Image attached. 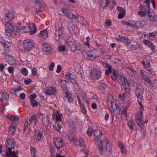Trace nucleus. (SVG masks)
<instances>
[{"label":"nucleus","instance_id":"obj_1","mask_svg":"<svg viewBox=\"0 0 157 157\" xmlns=\"http://www.w3.org/2000/svg\"><path fill=\"white\" fill-rule=\"evenodd\" d=\"M96 144L101 152L105 153L107 151L110 152H111L112 150L111 146L108 140L102 142L100 140H97L96 141Z\"/></svg>","mask_w":157,"mask_h":157},{"label":"nucleus","instance_id":"obj_2","mask_svg":"<svg viewBox=\"0 0 157 157\" xmlns=\"http://www.w3.org/2000/svg\"><path fill=\"white\" fill-rule=\"evenodd\" d=\"M114 101L113 98V97L110 95L107 98V103L109 106L110 107L111 111H112L115 114L118 115L120 113V112L121 110V109L117 107L115 103H114Z\"/></svg>","mask_w":157,"mask_h":157},{"label":"nucleus","instance_id":"obj_3","mask_svg":"<svg viewBox=\"0 0 157 157\" xmlns=\"http://www.w3.org/2000/svg\"><path fill=\"white\" fill-rule=\"evenodd\" d=\"M64 32V28L62 26V24L59 23L56 25L55 39L57 41H59L61 38Z\"/></svg>","mask_w":157,"mask_h":157},{"label":"nucleus","instance_id":"obj_4","mask_svg":"<svg viewBox=\"0 0 157 157\" xmlns=\"http://www.w3.org/2000/svg\"><path fill=\"white\" fill-rule=\"evenodd\" d=\"M22 45L25 51H30L34 47V43L31 40L28 39L23 40Z\"/></svg>","mask_w":157,"mask_h":157},{"label":"nucleus","instance_id":"obj_5","mask_svg":"<svg viewBox=\"0 0 157 157\" xmlns=\"http://www.w3.org/2000/svg\"><path fill=\"white\" fill-rule=\"evenodd\" d=\"M139 9L140 11H139L138 13L141 17H146L150 12L149 7L147 6L146 4L143 6L140 5Z\"/></svg>","mask_w":157,"mask_h":157},{"label":"nucleus","instance_id":"obj_6","mask_svg":"<svg viewBox=\"0 0 157 157\" xmlns=\"http://www.w3.org/2000/svg\"><path fill=\"white\" fill-rule=\"evenodd\" d=\"M114 6V2H110L109 0H103L101 4V6L105 9L107 7L108 10L113 9Z\"/></svg>","mask_w":157,"mask_h":157},{"label":"nucleus","instance_id":"obj_7","mask_svg":"<svg viewBox=\"0 0 157 157\" xmlns=\"http://www.w3.org/2000/svg\"><path fill=\"white\" fill-rule=\"evenodd\" d=\"M76 44V43L74 41L69 39H67L65 41V46L66 49L68 50L69 49L72 52L74 49Z\"/></svg>","mask_w":157,"mask_h":157},{"label":"nucleus","instance_id":"obj_8","mask_svg":"<svg viewBox=\"0 0 157 157\" xmlns=\"http://www.w3.org/2000/svg\"><path fill=\"white\" fill-rule=\"evenodd\" d=\"M101 73L99 70H93L90 73V77L91 79L93 80H97L101 77Z\"/></svg>","mask_w":157,"mask_h":157},{"label":"nucleus","instance_id":"obj_9","mask_svg":"<svg viewBox=\"0 0 157 157\" xmlns=\"http://www.w3.org/2000/svg\"><path fill=\"white\" fill-rule=\"evenodd\" d=\"M120 78L122 82V85L124 91L128 93L130 89L128 80L123 76H121Z\"/></svg>","mask_w":157,"mask_h":157},{"label":"nucleus","instance_id":"obj_10","mask_svg":"<svg viewBox=\"0 0 157 157\" xmlns=\"http://www.w3.org/2000/svg\"><path fill=\"white\" fill-rule=\"evenodd\" d=\"M43 51L46 54H49L52 52V49L50 44L47 43H44L42 44Z\"/></svg>","mask_w":157,"mask_h":157},{"label":"nucleus","instance_id":"obj_11","mask_svg":"<svg viewBox=\"0 0 157 157\" xmlns=\"http://www.w3.org/2000/svg\"><path fill=\"white\" fill-rule=\"evenodd\" d=\"M54 143L56 147L58 149H59L62 147L63 145V140L60 138H54Z\"/></svg>","mask_w":157,"mask_h":157},{"label":"nucleus","instance_id":"obj_12","mask_svg":"<svg viewBox=\"0 0 157 157\" xmlns=\"http://www.w3.org/2000/svg\"><path fill=\"white\" fill-rule=\"evenodd\" d=\"M128 48L132 50H135L140 48L139 43L136 41L129 42L127 46Z\"/></svg>","mask_w":157,"mask_h":157},{"label":"nucleus","instance_id":"obj_13","mask_svg":"<svg viewBox=\"0 0 157 157\" xmlns=\"http://www.w3.org/2000/svg\"><path fill=\"white\" fill-rule=\"evenodd\" d=\"M84 51V46L79 44H76L72 52L76 54H79Z\"/></svg>","mask_w":157,"mask_h":157},{"label":"nucleus","instance_id":"obj_14","mask_svg":"<svg viewBox=\"0 0 157 157\" xmlns=\"http://www.w3.org/2000/svg\"><path fill=\"white\" fill-rule=\"evenodd\" d=\"M143 91V89L142 86L140 85H138L136 90V94L138 98H139L140 100L143 99L142 94Z\"/></svg>","mask_w":157,"mask_h":157},{"label":"nucleus","instance_id":"obj_15","mask_svg":"<svg viewBox=\"0 0 157 157\" xmlns=\"http://www.w3.org/2000/svg\"><path fill=\"white\" fill-rule=\"evenodd\" d=\"M65 77L67 80H69L73 83L76 84V77L74 75H72L71 73H68L65 75Z\"/></svg>","mask_w":157,"mask_h":157},{"label":"nucleus","instance_id":"obj_16","mask_svg":"<svg viewBox=\"0 0 157 157\" xmlns=\"http://www.w3.org/2000/svg\"><path fill=\"white\" fill-rule=\"evenodd\" d=\"M75 16L76 17L74 19H75L78 22H80L82 25H86L88 24L87 22L81 16L75 15Z\"/></svg>","mask_w":157,"mask_h":157},{"label":"nucleus","instance_id":"obj_17","mask_svg":"<svg viewBox=\"0 0 157 157\" xmlns=\"http://www.w3.org/2000/svg\"><path fill=\"white\" fill-rule=\"evenodd\" d=\"M62 10L63 13L65 16L71 19H74V18H75L76 17L75 15L71 14L67 9L63 8Z\"/></svg>","mask_w":157,"mask_h":157},{"label":"nucleus","instance_id":"obj_18","mask_svg":"<svg viewBox=\"0 0 157 157\" xmlns=\"http://www.w3.org/2000/svg\"><path fill=\"white\" fill-rule=\"evenodd\" d=\"M7 117L10 119V121L14 123H17L19 117L17 115H13L9 114L7 115Z\"/></svg>","mask_w":157,"mask_h":157},{"label":"nucleus","instance_id":"obj_19","mask_svg":"<svg viewBox=\"0 0 157 157\" xmlns=\"http://www.w3.org/2000/svg\"><path fill=\"white\" fill-rule=\"evenodd\" d=\"M146 17L147 19L151 22H153L157 21V16L154 13L150 12Z\"/></svg>","mask_w":157,"mask_h":157},{"label":"nucleus","instance_id":"obj_20","mask_svg":"<svg viewBox=\"0 0 157 157\" xmlns=\"http://www.w3.org/2000/svg\"><path fill=\"white\" fill-rule=\"evenodd\" d=\"M87 55L88 56L89 59H93L99 56V55L95 54L93 50H90L87 53Z\"/></svg>","mask_w":157,"mask_h":157},{"label":"nucleus","instance_id":"obj_21","mask_svg":"<svg viewBox=\"0 0 157 157\" xmlns=\"http://www.w3.org/2000/svg\"><path fill=\"white\" fill-rule=\"evenodd\" d=\"M57 90L55 88L52 87H49L47 88V90L46 91V93L48 95H54L56 94Z\"/></svg>","mask_w":157,"mask_h":157},{"label":"nucleus","instance_id":"obj_22","mask_svg":"<svg viewBox=\"0 0 157 157\" xmlns=\"http://www.w3.org/2000/svg\"><path fill=\"white\" fill-rule=\"evenodd\" d=\"M53 119L54 121L57 122L61 121V116L57 113L56 111H55L52 115Z\"/></svg>","mask_w":157,"mask_h":157},{"label":"nucleus","instance_id":"obj_23","mask_svg":"<svg viewBox=\"0 0 157 157\" xmlns=\"http://www.w3.org/2000/svg\"><path fill=\"white\" fill-rule=\"evenodd\" d=\"M14 14L13 12H8L6 14V19L9 21H12L14 18Z\"/></svg>","mask_w":157,"mask_h":157},{"label":"nucleus","instance_id":"obj_24","mask_svg":"<svg viewBox=\"0 0 157 157\" xmlns=\"http://www.w3.org/2000/svg\"><path fill=\"white\" fill-rule=\"evenodd\" d=\"M17 26L16 25L10 23H7L6 25V29L13 31V30L17 29Z\"/></svg>","mask_w":157,"mask_h":157},{"label":"nucleus","instance_id":"obj_25","mask_svg":"<svg viewBox=\"0 0 157 157\" xmlns=\"http://www.w3.org/2000/svg\"><path fill=\"white\" fill-rule=\"evenodd\" d=\"M68 29L71 33H73L75 30V26L73 23L70 22L68 25Z\"/></svg>","mask_w":157,"mask_h":157},{"label":"nucleus","instance_id":"obj_26","mask_svg":"<svg viewBox=\"0 0 157 157\" xmlns=\"http://www.w3.org/2000/svg\"><path fill=\"white\" fill-rule=\"evenodd\" d=\"M117 40L118 41H121L124 43L127 44L129 43V40L127 37L121 36L117 38Z\"/></svg>","mask_w":157,"mask_h":157},{"label":"nucleus","instance_id":"obj_27","mask_svg":"<svg viewBox=\"0 0 157 157\" xmlns=\"http://www.w3.org/2000/svg\"><path fill=\"white\" fill-rule=\"evenodd\" d=\"M141 1L143 3L146 4V6L149 7V3L151 2L153 8L154 9L155 8V2L154 0H141Z\"/></svg>","mask_w":157,"mask_h":157},{"label":"nucleus","instance_id":"obj_28","mask_svg":"<svg viewBox=\"0 0 157 157\" xmlns=\"http://www.w3.org/2000/svg\"><path fill=\"white\" fill-rule=\"evenodd\" d=\"M144 43L151 50H153L155 48L154 45L150 41L147 40H145L144 41Z\"/></svg>","mask_w":157,"mask_h":157},{"label":"nucleus","instance_id":"obj_29","mask_svg":"<svg viewBox=\"0 0 157 157\" xmlns=\"http://www.w3.org/2000/svg\"><path fill=\"white\" fill-rule=\"evenodd\" d=\"M113 75H111V78L113 80H115L119 76V73L117 69H113Z\"/></svg>","mask_w":157,"mask_h":157},{"label":"nucleus","instance_id":"obj_30","mask_svg":"<svg viewBox=\"0 0 157 157\" xmlns=\"http://www.w3.org/2000/svg\"><path fill=\"white\" fill-rule=\"evenodd\" d=\"M136 27L137 28L142 27L146 25L145 22L144 21H137L135 23Z\"/></svg>","mask_w":157,"mask_h":157},{"label":"nucleus","instance_id":"obj_31","mask_svg":"<svg viewBox=\"0 0 157 157\" xmlns=\"http://www.w3.org/2000/svg\"><path fill=\"white\" fill-rule=\"evenodd\" d=\"M48 34V32L45 30H44L41 31L39 36L40 37L42 38L43 39H45L47 37Z\"/></svg>","mask_w":157,"mask_h":157},{"label":"nucleus","instance_id":"obj_32","mask_svg":"<svg viewBox=\"0 0 157 157\" xmlns=\"http://www.w3.org/2000/svg\"><path fill=\"white\" fill-rule=\"evenodd\" d=\"M75 144L76 145L80 144L81 146L83 147V149L86 147L84 141L82 138H80L79 141L78 140H76V142H75Z\"/></svg>","mask_w":157,"mask_h":157},{"label":"nucleus","instance_id":"obj_33","mask_svg":"<svg viewBox=\"0 0 157 157\" xmlns=\"http://www.w3.org/2000/svg\"><path fill=\"white\" fill-rule=\"evenodd\" d=\"M9 98V94L6 92H3L2 94L1 101L2 102L4 100H7Z\"/></svg>","mask_w":157,"mask_h":157},{"label":"nucleus","instance_id":"obj_34","mask_svg":"<svg viewBox=\"0 0 157 157\" xmlns=\"http://www.w3.org/2000/svg\"><path fill=\"white\" fill-rule=\"evenodd\" d=\"M94 135L97 139L98 138L102 135V131L100 130L97 129L94 132Z\"/></svg>","mask_w":157,"mask_h":157},{"label":"nucleus","instance_id":"obj_35","mask_svg":"<svg viewBox=\"0 0 157 157\" xmlns=\"http://www.w3.org/2000/svg\"><path fill=\"white\" fill-rule=\"evenodd\" d=\"M16 130V127L13 125H11L9 128V131H8L10 135H13Z\"/></svg>","mask_w":157,"mask_h":157},{"label":"nucleus","instance_id":"obj_36","mask_svg":"<svg viewBox=\"0 0 157 157\" xmlns=\"http://www.w3.org/2000/svg\"><path fill=\"white\" fill-rule=\"evenodd\" d=\"M42 122L45 126H48L49 124V117L46 116L43 117L42 120Z\"/></svg>","mask_w":157,"mask_h":157},{"label":"nucleus","instance_id":"obj_37","mask_svg":"<svg viewBox=\"0 0 157 157\" xmlns=\"http://www.w3.org/2000/svg\"><path fill=\"white\" fill-rule=\"evenodd\" d=\"M66 96L67 98L68 101L69 103H71L73 101V99L71 97L70 93L68 91L65 92Z\"/></svg>","mask_w":157,"mask_h":157},{"label":"nucleus","instance_id":"obj_38","mask_svg":"<svg viewBox=\"0 0 157 157\" xmlns=\"http://www.w3.org/2000/svg\"><path fill=\"white\" fill-rule=\"evenodd\" d=\"M29 27L30 30V34H33L36 32V29L35 25H33L32 26H29Z\"/></svg>","mask_w":157,"mask_h":157},{"label":"nucleus","instance_id":"obj_39","mask_svg":"<svg viewBox=\"0 0 157 157\" xmlns=\"http://www.w3.org/2000/svg\"><path fill=\"white\" fill-rule=\"evenodd\" d=\"M22 89V87L20 86L19 87L12 88L10 90V92L12 94H15L17 91H19Z\"/></svg>","mask_w":157,"mask_h":157},{"label":"nucleus","instance_id":"obj_40","mask_svg":"<svg viewBox=\"0 0 157 157\" xmlns=\"http://www.w3.org/2000/svg\"><path fill=\"white\" fill-rule=\"evenodd\" d=\"M29 121L31 123L36 124L37 121V116L33 114L29 120Z\"/></svg>","mask_w":157,"mask_h":157},{"label":"nucleus","instance_id":"obj_41","mask_svg":"<svg viewBox=\"0 0 157 157\" xmlns=\"http://www.w3.org/2000/svg\"><path fill=\"white\" fill-rule=\"evenodd\" d=\"M32 2H33L37 4L39 7H42L44 4L42 0H30Z\"/></svg>","mask_w":157,"mask_h":157},{"label":"nucleus","instance_id":"obj_42","mask_svg":"<svg viewBox=\"0 0 157 157\" xmlns=\"http://www.w3.org/2000/svg\"><path fill=\"white\" fill-rule=\"evenodd\" d=\"M19 31V29L17 27V29L13 30L12 31L13 37H17V36H19V33L18 31Z\"/></svg>","mask_w":157,"mask_h":157},{"label":"nucleus","instance_id":"obj_43","mask_svg":"<svg viewBox=\"0 0 157 157\" xmlns=\"http://www.w3.org/2000/svg\"><path fill=\"white\" fill-rule=\"evenodd\" d=\"M123 23L124 25L130 27H134L135 25V24L132 23L130 21H124Z\"/></svg>","mask_w":157,"mask_h":157},{"label":"nucleus","instance_id":"obj_44","mask_svg":"<svg viewBox=\"0 0 157 157\" xmlns=\"http://www.w3.org/2000/svg\"><path fill=\"white\" fill-rule=\"evenodd\" d=\"M79 103L82 113L84 114H85L86 113V111L84 104L82 102Z\"/></svg>","mask_w":157,"mask_h":157},{"label":"nucleus","instance_id":"obj_45","mask_svg":"<svg viewBox=\"0 0 157 157\" xmlns=\"http://www.w3.org/2000/svg\"><path fill=\"white\" fill-rule=\"evenodd\" d=\"M143 79L149 85H152V81L150 80L148 78L145 76H143Z\"/></svg>","mask_w":157,"mask_h":157},{"label":"nucleus","instance_id":"obj_46","mask_svg":"<svg viewBox=\"0 0 157 157\" xmlns=\"http://www.w3.org/2000/svg\"><path fill=\"white\" fill-rule=\"evenodd\" d=\"M68 137L69 140L71 141H72L74 144L75 142H76V140H77L75 139L74 135L73 134H70L69 135Z\"/></svg>","mask_w":157,"mask_h":157},{"label":"nucleus","instance_id":"obj_47","mask_svg":"<svg viewBox=\"0 0 157 157\" xmlns=\"http://www.w3.org/2000/svg\"><path fill=\"white\" fill-rule=\"evenodd\" d=\"M12 31L8 29H6V34L9 37H13Z\"/></svg>","mask_w":157,"mask_h":157},{"label":"nucleus","instance_id":"obj_48","mask_svg":"<svg viewBox=\"0 0 157 157\" xmlns=\"http://www.w3.org/2000/svg\"><path fill=\"white\" fill-rule=\"evenodd\" d=\"M35 137L37 140H40L42 135V133L40 132H37L36 133Z\"/></svg>","mask_w":157,"mask_h":157},{"label":"nucleus","instance_id":"obj_49","mask_svg":"<svg viewBox=\"0 0 157 157\" xmlns=\"http://www.w3.org/2000/svg\"><path fill=\"white\" fill-rule=\"evenodd\" d=\"M68 50L66 48L65 44L64 46H60L59 47V52H62L65 50L67 51Z\"/></svg>","mask_w":157,"mask_h":157},{"label":"nucleus","instance_id":"obj_50","mask_svg":"<svg viewBox=\"0 0 157 157\" xmlns=\"http://www.w3.org/2000/svg\"><path fill=\"white\" fill-rule=\"evenodd\" d=\"M30 102L31 105L33 107H36L38 105L37 102L34 99H31Z\"/></svg>","mask_w":157,"mask_h":157},{"label":"nucleus","instance_id":"obj_51","mask_svg":"<svg viewBox=\"0 0 157 157\" xmlns=\"http://www.w3.org/2000/svg\"><path fill=\"white\" fill-rule=\"evenodd\" d=\"M93 132V129L92 128H88L87 132V133L89 136H92V134Z\"/></svg>","mask_w":157,"mask_h":157},{"label":"nucleus","instance_id":"obj_52","mask_svg":"<svg viewBox=\"0 0 157 157\" xmlns=\"http://www.w3.org/2000/svg\"><path fill=\"white\" fill-rule=\"evenodd\" d=\"M1 42L3 46L5 48H8L10 46L9 43L7 41L5 42L1 41Z\"/></svg>","mask_w":157,"mask_h":157},{"label":"nucleus","instance_id":"obj_53","mask_svg":"<svg viewBox=\"0 0 157 157\" xmlns=\"http://www.w3.org/2000/svg\"><path fill=\"white\" fill-rule=\"evenodd\" d=\"M136 119L138 124L140 126H141V124L143 126V124L141 119L140 118L138 117H136Z\"/></svg>","mask_w":157,"mask_h":157},{"label":"nucleus","instance_id":"obj_54","mask_svg":"<svg viewBox=\"0 0 157 157\" xmlns=\"http://www.w3.org/2000/svg\"><path fill=\"white\" fill-rule=\"evenodd\" d=\"M128 125L129 128L132 130L133 129L134 124L133 122L132 121H130L128 123Z\"/></svg>","mask_w":157,"mask_h":157},{"label":"nucleus","instance_id":"obj_55","mask_svg":"<svg viewBox=\"0 0 157 157\" xmlns=\"http://www.w3.org/2000/svg\"><path fill=\"white\" fill-rule=\"evenodd\" d=\"M102 64L104 68L106 69H111V66L107 63H102Z\"/></svg>","mask_w":157,"mask_h":157},{"label":"nucleus","instance_id":"obj_56","mask_svg":"<svg viewBox=\"0 0 157 157\" xmlns=\"http://www.w3.org/2000/svg\"><path fill=\"white\" fill-rule=\"evenodd\" d=\"M90 37L89 36H87L86 38V42L84 43L85 45L87 46L88 48H89L90 44L89 41L90 40Z\"/></svg>","mask_w":157,"mask_h":157},{"label":"nucleus","instance_id":"obj_57","mask_svg":"<svg viewBox=\"0 0 157 157\" xmlns=\"http://www.w3.org/2000/svg\"><path fill=\"white\" fill-rule=\"evenodd\" d=\"M127 108L126 107L123 108V109L121 112L122 114L124 116H126L127 114Z\"/></svg>","mask_w":157,"mask_h":157},{"label":"nucleus","instance_id":"obj_58","mask_svg":"<svg viewBox=\"0 0 157 157\" xmlns=\"http://www.w3.org/2000/svg\"><path fill=\"white\" fill-rule=\"evenodd\" d=\"M30 149L31 151V155H36V149L33 147H31Z\"/></svg>","mask_w":157,"mask_h":157},{"label":"nucleus","instance_id":"obj_59","mask_svg":"<svg viewBox=\"0 0 157 157\" xmlns=\"http://www.w3.org/2000/svg\"><path fill=\"white\" fill-rule=\"evenodd\" d=\"M5 57L6 59H8V61H9V59H10V60L11 59H12L11 55L6 53H5Z\"/></svg>","mask_w":157,"mask_h":157},{"label":"nucleus","instance_id":"obj_60","mask_svg":"<svg viewBox=\"0 0 157 157\" xmlns=\"http://www.w3.org/2000/svg\"><path fill=\"white\" fill-rule=\"evenodd\" d=\"M21 72V73L24 75L27 76L28 74L27 69H22Z\"/></svg>","mask_w":157,"mask_h":157},{"label":"nucleus","instance_id":"obj_61","mask_svg":"<svg viewBox=\"0 0 157 157\" xmlns=\"http://www.w3.org/2000/svg\"><path fill=\"white\" fill-rule=\"evenodd\" d=\"M149 37L155 36H157V33L156 32H153L148 34Z\"/></svg>","mask_w":157,"mask_h":157},{"label":"nucleus","instance_id":"obj_62","mask_svg":"<svg viewBox=\"0 0 157 157\" xmlns=\"http://www.w3.org/2000/svg\"><path fill=\"white\" fill-rule=\"evenodd\" d=\"M117 9L120 13L125 12L124 10L121 7L118 6Z\"/></svg>","mask_w":157,"mask_h":157},{"label":"nucleus","instance_id":"obj_63","mask_svg":"<svg viewBox=\"0 0 157 157\" xmlns=\"http://www.w3.org/2000/svg\"><path fill=\"white\" fill-rule=\"evenodd\" d=\"M125 14V12L120 13L118 15V18L119 19L123 18L124 17Z\"/></svg>","mask_w":157,"mask_h":157},{"label":"nucleus","instance_id":"obj_64","mask_svg":"<svg viewBox=\"0 0 157 157\" xmlns=\"http://www.w3.org/2000/svg\"><path fill=\"white\" fill-rule=\"evenodd\" d=\"M141 64L144 66V68H147L150 67V65L149 63H148L147 64V65H145V63L144 61H142L141 63Z\"/></svg>","mask_w":157,"mask_h":157}]
</instances>
